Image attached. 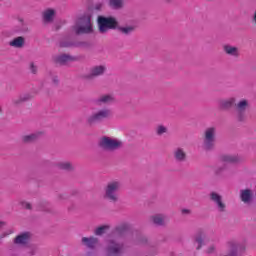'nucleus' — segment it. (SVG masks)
I'll list each match as a JSON object with an SVG mask.
<instances>
[{
    "label": "nucleus",
    "instance_id": "2",
    "mask_svg": "<svg viewBox=\"0 0 256 256\" xmlns=\"http://www.w3.org/2000/svg\"><path fill=\"white\" fill-rule=\"evenodd\" d=\"M92 17L90 11L84 12L77 17L75 24L72 26L76 35H89L93 33Z\"/></svg>",
    "mask_w": 256,
    "mask_h": 256
},
{
    "label": "nucleus",
    "instance_id": "33",
    "mask_svg": "<svg viewBox=\"0 0 256 256\" xmlns=\"http://www.w3.org/2000/svg\"><path fill=\"white\" fill-rule=\"evenodd\" d=\"M29 69H30V73H32V75H37L38 67H37V65H35L34 62H30Z\"/></svg>",
    "mask_w": 256,
    "mask_h": 256
},
{
    "label": "nucleus",
    "instance_id": "8",
    "mask_svg": "<svg viewBox=\"0 0 256 256\" xmlns=\"http://www.w3.org/2000/svg\"><path fill=\"white\" fill-rule=\"evenodd\" d=\"M98 28L100 33H107L109 29H117V19L114 17L98 16Z\"/></svg>",
    "mask_w": 256,
    "mask_h": 256
},
{
    "label": "nucleus",
    "instance_id": "12",
    "mask_svg": "<svg viewBox=\"0 0 256 256\" xmlns=\"http://www.w3.org/2000/svg\"><path fill=\"white\" fill-rule=\"evenodd\" d=\"M60 47H75L77 49H85L87 47H91V44L87 41L62 40L60 42Z\"/></svg>",
    "mask_w": 256,
    "mask_h": 256
},
{
    "label": "nucleus",
    "instance_id": "29",
    "mask_svg": "<svg viewBox=\"0 0 256 256\" xmlns=\"http://www.w3.org/2000/svg\"><path fill=\"white\" fill-rule=\"evenodd\" d=\"M152 220L154 225H157V227H163V225H165V220L162 215H155L152 217Z\"/></svg>",
    "mask_w": 256,
    "mask_h": 256
},
{
    "label": "nucleus",
    "instance_id": "23",
    "mask_svg": "<svg viewBox=\"0 0 256 256\" xmlns=\"http://www.w3.org/2000/svg\"><path fill=\"white\" fill-rule=\"evenodd\" d=\"M194 241L197 243L196 249L199 251L203 245H205V232L203 230H199L194 236Z\"/></svg>",
    "mask_w": 256,
    "mask_h": 256
},
{
    "label": "nucleus",
    "instance_id": "15",
    "mask_svg": "<svg viewBox=\"0 0 256 256\" xmlns=\"http://www.w3.org/2000/svg\"><path fill=\"white\" fill-rule=\"evenodd\" d=\"M31 241V232H23L14 239L16 245H27Z\"/></svg>",
    "mask_w": 256,
    "mask_h": 256
},
{
    "label": "nucleus",
    "instance_id": "4",
    "mask_svg": "<svg viewBox=\"0 0 256 256\" xmlns=\"http://www.w3.org/2000/svg\"><path fill=\"white\" fill-rule=\"evenodd\" d=\"M98 147L102 151L113 153V151H119L123 147V141L109 136H102L98 141Z\"/></svg>",
    "mask_w": 256,
    "mask_h": 256
},
{
    "label": "nucleus",
    "instance_id": "16",
    "mask_svg": "<svg viewBox=\"0 0 256 256\" xmlns=\"http://www.w3.org/2000/svg\"><path fill=\"white\" fill-rule=\"evenodd\" d=\"M240 199L246 205L253 203V191L251 189L240 190Z\"/></svg>",
    "mask_w": 256,
    "mask_h": 256
},
{
    "label": "nucleus",
    "instance_id": "13",
    "mask_svg": "<svg viewBox=\"0 0 256 256\" xmlns=\"http://www.w3.org/2000/svg\"><path fill=\"white\" fill-rule=\"evenodd\" d=\"M107 71V67L104 65H98L90 68L89 74L85 75L84 78L91 80L95 79V77H101V75H105V72Z\"/></svg>",
    "mask_w": 256,
    "mask_h": 256
},
{
    "label": "nucleus",
    "instance_id": "35",
    "mask_svg": "<svg viewBox=\"0 0 256 256\" xmlns=\"http://www.w3.org/2000/svg\"><path fill=\"white\" fill-rule=\"evenodd\" d=\"M20 205H21L24 209H28V210H31V209H32L31 203H29V202L22 201V202H20Z\"/></svg>",
    "mask_w": 256,
    "mask_h": 256
},
{
    "label": "nucleus",
    "instance_id": "30",
    "mask_svg": "<svg viewBox=\"0 0 256 256\" xmlns=\"http://www.w3.org/2000/svg\"><path fill=\"white\" fill-rule=\"evenodd\" d=\"M112 9H123V0H109Z\"/></svg>",
    "mask_w": 256,
    "mask_h": 256
},
{
    "label": "nucleus",
    "instance_id": "32",
    "mask_svg": "<svg viewBox=\"0 0 256 256\" xmlns=\"http://www.w3.org/2000/svg\"><path fill=\"white\" fill-rule=\"evenodd\" d=\"M164 133H167V127L163 126V125H159L157 128H156V134L161 136L163 135Z\"/></svg>",
    "mask_w": 256,
    "mask_h": 256
},
{
    "label": "nucleus",
    "instance_id": "37",
    "mask_svg": "<svg viewBox=\"0 0 256 256\" xmlns=\"http://www.w3.org/2000/svg\"><path fill=\"white\" fill-rule=\"evenodd\" d=\"M19 33H27L29 31V28L27 26L22 25L21 29L17 30Z\"/></svg>",
    "mask_w": 256,
    "mask_h": 256
},
{
    "label": "nucleus",
    "instance_id": "40",
    "mask_svg": "<svg viewBox=\"0 0 256 256\" xmlns=\"http://www.w3.org/2000/svg\"><path fill=\"white\" fill-rule=\"evenodd\" d=\"M41 211H49V208H47V206H44L41 208Z\"/></svg>",
    "mask_w": 256,
    "mask_h": 256
},
{
    "label": "nucleus",
    "instance_id": "28",
    "mask_svg": "<svg viewBox=\"0 0 256 256\" xmlns=\"http://www.w3.org/2000/svg\"><path fill=\"white\" fill-rule=\"evenodd\" d=\"M101 9H103V3L98 2L96 4H94L93 6L88 7L86 12H90L91 17H93V13H99V11H101Z\"/></svg>",
    "mask_w": 256,
    "mask_h": 256
},
{
    "label": "nucleus",
    "instance_id": "43",
    "mask_svg": "<svg viewBox=\"0 0 256 256\" xmlns=\"http://www.w3.org/2000/svg\"><path fill=\"white\" fill-rule=\"evenodd\" d=\"M166 1V3H171V1H173V0H165Z\"/></svg>",
    "mask_w": 256,
    "mask_h": 256
},
{
    "label": "nucleus",
    "instance_id": "27",
    "mask_svg": "<svg viewBox=\"0 0 256 256\" xmlns=\"http://www.w3.org/2000/svg\"><path fill=\"white\" fill-rule=\"evenodd\" d=\"M57 167L62 171H73L75 169V166L71 162H58Z\"/></svg>",
    "mask_w": 256,
    "mask_h": 256
},
{
    "label": "nucleus",
    "instance_id": "41",
    "mask_svg": "<svg viewBox=\"0 0 256 256\" xmlns=\"http://www.w3.org/2000/svg\"><path fill=\"white\" fill-rule=\"evenodd\" d=\"M59 199H67V197H64L63 194H60V195H59Z\"/></svg>",
    "mask_w": 256,
    "mask_h": 256
},
{
    "label": "nucleus",
    "instance_id": "25",
    "mask_svg": "<svg viewBox=\"0 0 256 256\" xmlns=\"http://www.w3.org/2000/svg\"><path fill=\"white\" fill-rule=\"evenodd\" d=\"M10 47H15L16 49H21L25 47V38L18 36L9 42Z\"/></svg>",
    "mask_w": 256,
    "mask_h": 256
},
{
    "label": "nucleus",
    "instance_id": "21",
    "mask_svg": "<svg viewBox=\"0 0 256 256\" xmlns=\"http://www.w3.org/2000/svg\"><path fill=\"white\" fill-rule=\"evenodd\" d=\"M223 51L230 57H239V48L226 44L223 46Z\"/></svg>",
    "mask_w": 256,
    "mask_h": 256
},
{
    "label": "nucleus",
    "instance_id": "44",
    "mask_svg": "<svg viewBox=\"0 0 256 256\" xmlns=\"http://www.w3.org/2000/svg\"><path fill=\"white\" fill-rule=\"evenodd\" d=\"M2 109H1V106H0V113H1Z\"/></svg>",
    "mask_w": 256,
    "mask_h": 256
},
{
    "label": "nucleus",
    "instance_id": "31",
    "mask_svg": "<svg viewBox=\"0 0 256 256\" xmlns=\"http://www.w3.org/2000/svg\"><path fill=\"white\" fill-rule=\"evenodd\" d=\"M108 229H109L108 225H103V226L96 228L94 233L97 236L105 235V231H107Z\"/></svg>",
    "mask_w": 256,
    "mask_h": 256
},
{
    "label": "nucleus",
    "instance_id": "36",
    "mask_svg": "<svg viewBox=\"0 0 256 256\" xmlns=\"http://www.w3.org/2000/svg\"><path fill=\"white\" fill-rule=\"evenodd\" d=\"M138 243H139L140 245H145V244H147V237H145V236H140V237L138 238Z\"/></svg>",
    "mask_w": 256,
    "mask_h": 256
},
{
    "label": "nucleus",
    "instance_id": "18",
    "mask_svg": "<svg viewBox=\"0 0 256 256\" xmlns=\"http://www.w3.org/2000/svg\"><path fill=\"white\" fill-rule=\"evenodd\" d=\"M129 231V225L127 224H121L120 226H117L112 232H111V237H115L118 239L119 237H123L125 233Z\"/></svg>",
    "mask_w": 256,
    "mask_h": 256
},
{
    "label": "nucleus",
    "instance_id": "26",
    "mask_svg": "<svg viewBox=\"0 0 256 256\" xmlns=\"http://www.w3.org/2000/svg\"><path fill=\"white\" fill-rule=\"evenodd\" d=\"M53 19H55V10L47 9L43 13V21L44 23H53Z\"/></svg>",
    "mask_w": 256,
    "mask_h": 256
},
{
    "label": "nucleus",
    "instance_id": "1",
    "mask_svg": "<svg viewBox=\"0 0 256 256\" xmlns=\"http://www.w3.org/2000/svg\"><path fill=\"white\" fill-rule=\"evenodd\" d=\"M235 101V97L220 100L219 109H221V111H229L230 109H233V107H235L237 112V121H239V123H243V121H245L246 119L245 113L247 111V108L249 107V101L242 99L237 104H235Z\"/></svg>",
    "mask_w": 256,
    "mask_h": 256
},
{
    "label": "nucleus",
    "instance_id": "42",
    "mask_svg": "<svg viewBox=\"0 0 256 256\" xmlns=\"http://www.w3.org/2000/svg\"><path fill=\"white\" fill-rule=\"evenodd\" d=\"M3 225H5V222H0V229L3 227Z\"/></svg>",
    "mask_w": 256,
    "mask_h": 256
},
{
    "label": "nucleus",
    "instance_id": "3",
    "mask_svg": "<svg viewBox=\"0 0 256 256\" xmlns=\"http://www.w3.org/2000/svg\"><path fill=\"white\" fill-rule=\"evenodd\" d=\"M110 117H113L111 109L103 108L88 116L86 118V123L89 127H95V125H101V123L109 121Z\"/></svg>",
    "mask_w": 256,
    "mask_h": 256
},
{
    "label": "nucleus",
    "instance_id": "38",
    "mask_svg": "<svg viewBox=\"0 0 256 256\" xmlns=\"http://www.w3.org/2000/svg\"><path fill=\"white\" fill-rule=\"evenodd\" d=\"M207 253L211 255V253H215V245H211L208 247Z\"/></svg>",
    "mask_w": 256,
    "mask_h": 256
},
{
    "label": "nucleus",
    "instance_id": "19",
    "mask_svg": "<svg viewBox=\"0 0 256 256\" xmlns=\"http://www.w3.org/2000/svg\"><path fill=\"white\" fill-rule=\"evenodd\" d=\"M111 102H113V97L111 95L100 96L99 98L93 100L96 107H103V105H109Z\"/></svg>",
    "mask_w": 256,
    "mask_h": 256
},
{
    "label": "nucleus",
    "instance_id": "20",
    "mask_svg": "<svg viewBox=\"0 0 256 256\" xmlns=\"http://www.w3.org/2000/svg\"><path fill=\"white\" fill-rule=\"evenodd\" d=\"M39 137H41V132H36V133L22 136L21 141L25 145H29L31 143H35V141H37Z\"/></svg>",
    "mask_w": 256,
    "mask_h": 256
},
{
    "label": "nucleus",
    "instance_id": "6",
    "mask_svg": "<svg viewBox=\"0 0 256 256\" xmlns=\"http://www.w3.org/2000/svg\"><path fill=\"white\" fill-rule=\"evenodd\" d=\"M215 143H217V128H206L204 131L202 149L204 151H213V149H215Z\"/></svg>",
    "mask_w": 256,
    "mask_h": 256
},
{
    "label": "nucleus",
    "instance_id": "14",
    "mask_svg": "<svg viewBox=\"0 0 256 256\" xmlns=\"http://www.w3.org/2000/svg\"><path fill=\"white\" fill-rule=\"evenodd\" d=\"M135 29H137V27H135L133 25L121 26V25L117 24V26H116V31H118V33H120V35H124V37H129V36L133 35V33H135Z\"/></svg>",
    "mask_w": 256,
    "mask_h": 256
},
{
    "label": "nucleus",
    "instance_id": "22",
    "mask_svg": "<svg viewBox=\"0 0 256 256\" xmlns=\"http://www.w3.org/2000/svg\"><path fill=\"white\" fill-rule=\"evenodd\" d=\"M33 98V96H31V94L29 93H25V94H21L18 98H14L12 100L13 105H23V103H27V101H31V99Z\"/></svg>",
    "mask_w": 256,
    "mask_h": 256
},
{
    "label": "nucleus",
    "instance_id": "45",
    "mask_svg": "<svg viewBox=\"0 0 256 256\" xmlns=\"http://www.w3.org/2000/svg\"><path fill=\"white\" fill-rule=\"evenodd\" d=\"M0 245H1V240H0Z\"/></svg>",
    "mask_w": 256,
    "mask_h": 256
},
{
    "label": "nucleus",
    "instance_id": "34",
    "mask_svg": "<svg viewBox=\"0 0 256 256\" xmlns=\"http://www.w3.org/2000/svg\"><path fill=\"white\" fill-rule=\"evenodd\" d=\"M49 75L52 79V83H54L56 86L59 85V77L57 75H53V71H49Z\"/></svg>",
    "mask_w": 256,
    "mask_h": 256
},
{
    "label": "nucleus",
    "instance_id": "24",
    "mask_svg": "<svg viewBox=\"0 0 256 256\" xmlns=\"http://www.w3.org/2000/svg\"><path fill=\"white\" fill-rule=\"evenodd\" d=\"M82 243L83 245H85L86 247H88V249H95V247L97 246V243H99V238H95V237H83L82 238Z\"/></svg>",
    "mask_w": 256,
    "mask_h": 256
},
{
    "label": "nucleus",
    "instance_id": "5",
    "mask_svg": "<svg viewBox=\"0 0 256 256\" xmlns=\"http://www.w3.org/2000/svg\"><path fill=\"white\" fill-rule=\"evenodd\" d=\"M221 160L223 163L215 168L214 173L217 177H229V175H231V170L227 163H237L239 158L237 156L224 155L221 157Z\"/></svg>",
    "mask_w": 256,
    "mask_h": 256
},
{
    "label": "nucleus",
    "instance_id": "11",
    "mask_svg": "<svg viewBox=\"0 0 256 256\" xmlns=\"http://www.w3.org/2000/svg\"><path fill=\"white\" fill-rule=\"evenodd\" d=\"M79 58L77 56H71L69 54H60L52 57L53 63L55 65H60L61 67L67 65L71 61H77Z\"/></svg>",
    "mask_w": 256,
    "mask_h": 256
},
{
    "label": "nucleus",
    "instance_id": "17",
    "mask_svg": "<svg viewBox=\"0 0 256 256\" xmlns=\"http://www.w3.org/2000/svg\"><path fill=\"white\" fill-rule=\"evenodd\" d=\"M173 157L176 163H185L187 161V153L183 148H176L173 151Z\"/></svg>",
    "mask_w": 256,
    "mask_h": 256
},
{
    "label": "nucleus",
    "instance_id": "39",
    "mask_svg": "<svg viewBox=\"0 0 256 256\" xmlns=\"http://www.w3.org/2000/svg\"><path fill=\"white\" fill-rule=\"evenodd\" d=\"M181 213H182V215H191V210L184 208V209H182Z\"/></svg>",
    "mask_w": 256,
    "mask_h": 256
},
{
    "label": "nucleus",
    "instance_id": "10",
    "mask_svg": "<svg viewBox=\"0 0 256 256\" xmlns=\"http://www.w3.org/2000/svg\"><path fill=\"white\" fill-rule=\"evenodd\" d=\"M209 197L210 201L215 203L216 209H218L219 213H225L227 205L223 202V196L217 192H211Z\"/></svg>",
    "mask_w": 256,
    "mask_h": 256
},
{
    "label": "nucleus",
    "instance_id": "7",
    "mask_svg": "<svg viewBox=\"0 0 256 256\" xmlns=\"http://www.w3.org/2000/svg\"><path fill=\"white\" fill-rule=\"evenodd\" d=\"M121 189V182L113 181L109 182L105 188L104 199H108L111 203H117L119 196L117 192Z\"/></svg>",
    "mask_w": 256,
    "mask_h": 256
},
{
    "label": "nucleus",
    "instance_id": "9",
    "mask_svg": "<svg viewBox=\"0 0 256 256\" xmlns=\"http://www.w3.org/2000/svg\"><path fill=\"white\" fill-rule=\"evenodd\" d=\"M125 245L119 243L114 239H108L106 241L105 251L107 256H120L123 253Z\"/></svg>",
    "mask_w": 256,
    "mask_h": 256
}]
</instances>
